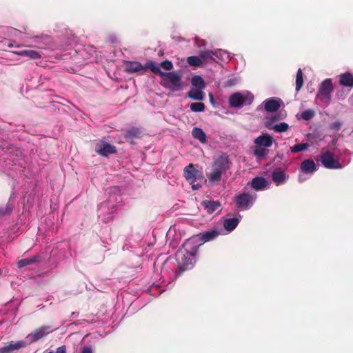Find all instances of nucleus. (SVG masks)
<instances>
[{
    "label": "nucleus",
    "mask_w": 353,
    "mask_h": 353,
    "mask_svg": "<svg viewBox=\"0 0 353 353\" xmlns=\"http://www.w3.org/2000/svg\"><path fill=\"white\" fill-rule=\"evenodd\" d=\"M188 245V243H185L183 248L178 250L176 254L179 273H183L184 271L192 268L195 262L194 257L197 248H191V250H188L186 248Z\"/></svg>",
    "instance_id": "nucleus-1"
},
{
    "label": "nucleus",
    "mask_w": 353,
    "mask_h": 353,
    "mask_svg": "<svg viewBox=\"0 0 353 353\" xmlns=\"http://www.w3.org/2000/svg\"><path fill=\"white\" fill-rule=\"evenodd\" d=\"M229 159L226 156L221 155L216 159L212 163V171L207 174L210 183L218 185L221 180L222 174L229 169Z\"/></svg>",
    "instance_id": "nucleus-2"
},
{
    "label": "nucleus",
    "mask_w": 353,
    "mask_h": 353,
    "mask_svg": "<svg viewBox=\"0 0 353 353\" xmlns=\"http://www.w3.org/2000/svg\"><path fill=\"white\" fill-rule=\"evenodd\" d=\"M198 167V165L189 163L183 169V177L192 185L193 190H199L202 187V184L197 181H202L204 178L203 172L197 169Z\"/></svg>",
    "instance_id": "nucleus-3"
},
{
    "label": "nucleus",
    "mask_w": 353,
    "mask_h": 353,
    "mask_svg": "<svg viewBox=\"0 0 353 353\" xmlns=\"http://www.w3.org/2000/svg\"><path fill=\"white\" fill-rule=\"evenodd\" d=\"M161 84L165 88L172 91H178L181 89V76L176 72H168L162 74Z\"/></svg>",
    "instance_id": "nucleus-4"
},
{
    "label": "nucleus",
    "mask_w": 353,
    "mask_h": 353,
    "mask_svg": "<svg viewBox=\"0 0 353 353\" xmlns=\"http://www.w3.org/2000/svg\"><path fill=\"white\" fill-rule=\"evenodd\" d=\"M334 90V85L331 79H326L319 85L316 98L323 103L328 104L331 101L332 93Z\"/></svg>",
    "instance_id": "nucleus-5"
},
{
    "label": "nucleus",
    "mask_w": 353,
    "mask_h": 353,
    "mask_svg": "<svg viewBox=\"0 0 353 353\" xmlns=\"http://www.w3.org/2000/svg\"><path fill=\"white\" fill-rule=\"evenodd\" d=\"M253 99V95L250 93L234 92L229 97L228 103L231 107L241 108L243 105H250Z\"/></svg>",
    "instance_id": "nucleus-6"
},
{
    "label": "nucleus",
    "mask_w": 353,
    "mask_h": 353,
    "mask_svg": "<svg viewBox=\"0 0 353 353\" xmlns=\"http://www.w3.org/2000/svg\"><path fill=\"white\" fill-rule=\"evenodd\" d=\"M256 196H252L248 193H241L236 194L234 201L238 208L248 209L254 201Z\"/></svg>",
    "instance_id": "nucleus-7"
},
{
    "label": "nucleus",
    "mask_w": 353,
    "mask_h": 353,
    "mask_svg": "<svg viewBox=\"0 0 353 353\" xmlns=\"http://www.w3.org/2000/svg\"><path fill=\"white\" fill-rule=\"evenodd\" d=\"M321 161L322 164L326 168L340 169L342 168V165L339 161L335 159L333 154L328 151L322 153L321 155Z\"/></svg>",
    "instance_id": "nucleus-8"
},
{
    "label": "nucleus",
    "mask_w": 353,
    "mask_h": 353,
    "mask_svg": "<svg viewBox=\"0 0 353 353\" xmlns=\"http://www.w3.org/2000/svg\"><path fill=\"white\" fill-rule=\"evenodd\" d=\"M28 345V343H26L25 340L11 341L8 345L0 347V353H14Z\"/></svg>",
    "instance_id": "nucleus-9"
},
{
    "label": "nucleus",
    "mask_w": 353,
    "mask_h": 353,
    "mask_svg": "<svg viewBox=\"0 0 353 353\" xmlns=\"http://www.w3.org/2000/svg\"><path fill=\"white\" fill-rule=\"evenodd\" d=\"M221 234V229H219L216 227H213L209 230L200 232L197 234L199 240L202 243H206L215 239Z\"/></svg>",
    "instance_id": "nucleus-10"
},
{
    "label": "nucleus",
    "mask_w": 353,
    "mask_h": 353,
    "mask_svg": "<svg viewBox=\"0 0 353 353\" xmlns=\"http://www.w3.org/2000/svg\"><path fill=\"white\" fill-rule=\"evenodd\" d=\"M95 151L99 155L103 157H108L110 154H116L117 152V150L115 146L106 142L97 143Z\"/></svg>",
    "instance_id": "nucleus-11"
},
{
    "label": "nucleus",
    "mask_w": 353,
    "mask_h": 353,
    "mask_svg": "<svg viewBox=\"0 0 353 353\" xmlns=\"http://www.w3.org/2000/svg\"><path fill=\"white\" fill-rule=\"evenodd\" d=\"M142 132L139 128L132 127L127 130L124 138L128 143L130 144L135 143V139L141 137Z\"/></svg>",
    "instance_id": "nucleus-12"
},
{
    "label": "nucleus",
    "mask_w": 353,
    "mask_h": 353,
    "mask_svg": "<svg viewBox=\"0 0 353 353\" xmlns=\"http://www.w3.org/2000/svg\"><path fill=\"white\" fill-rule=\"evenodd\" d=\"M289 179V175L281 168L275 169L272 173V179L276 185L285 183Z\"/></svg>",
    "instance_id": "nucleus-13"
},
{
    "label": "nucleus",
    "mask_w": 353,
    "mask_h": 353,
    "mask_svg": "<svg viewBox=\"0 0 353 353\" xmlns=\"http://www.w3.org/2000/svg\"><path fill=\"white\" fill-rule=\"evenodd\" d=\"M125 70L129 73L139 72L141 74L145 71V66L139 61H126L125 63Z\"/></svg>",
    "instance_id": "nucleus-14"
},
{
    "label": "nucleus",
    "mask_w": 353,
    "mask_h": 353,
    "mask_svg": "<svg viewBox=\"0 0 353 353\" xmlns=\"http://www.w3.org/2000/svg\"><path fill=\"white\" fill-rule=\"evenodd\" d=\"M44 336V327L41 326L35 330H34L32 332H31L30 334H28L26 337L27 341L26 343H28V345L34 343L39 339H42Z\"/></svg>",
    "instance_id": "nucleus-15"
},
{
    "label": "nucleus",
    "mask_w": 353,
    "mask_h": 353,
    "mask_svg": "<svg viewBox=\"0 0 353 353\" xmlns=\"http://www.w3.org/2000/svg\"><path fill=\"white\" fill-rule=\"evenodd\" d=\"M43 257L41 255H34L30 258L23 259L17 262L19 268H22L25 266L39 263L42 261Z\"/></svg>",
    "instance_id": "nucleus-16"
},
{
    "label": "nucleus",
    "mask_w": 353,
    "mask_h": 353,
    "mask_svg": "<svg viewBox=\"0 0 353 353\" xmlns=\"http://www.w3.org/2000/svg\"><path fill=\"white\" fill-rule=\"evenodd\" d=\"M339 83L341 85L353 88V74L349 72L341 74L338 76Z\"/></svg>",
    "instance_id": "nucleus-17"
},
{
    "label": "nucleus",
    "mask_w": 353,
    "mask_h": 353,
    "mask_svg": "<svg viewBox=\"0 0 353 353\" xmlns=\"http://www.w3.org/2000/svg\"><path fill=\"white\" fill-rule=\"evenodd\" d=\"M199 55L203 65L216 62L214 50H201Z\"/></svg>",
    "instance_id": "nucleus-18"
},
{
    "label": "nucleus",
    "mask_w": 353,
    "mask_h": 353,
    "mask_svg": "<svg viewBox=\"0 0 353 353\" xmlns=\"http://www.w3.org/2000/svg\"><path fill=\"white\" fill-rule=\"evenodd\" d=\"M201 205L208 214H212L220 208L221 203L219 201L205 200L201 202Z\"/></svg>",
    "instance_id": "nucleus-19"
},
{
    "label": "nucleus",
    "mask_w": 353,
    "mask_h": 353,
    "mask_svg": "<svg viewBox=\"0 0 353 353\" xmlns=\"http://www.w3.org/2000/svg\"><path fill=\"white\" fill-rule=\"evenodd\" d=\"M272 137L268 134H263L256 137L254 140V143L259 146H263L265 148H269L272 145Z\"/></svg>",
    "instance_id": "nucleus-20"
},
{
    "label": "nucleus",
    "mask_w": 353,
    "mask_h": 353,
    "mask_svg": "<svg viewBox=\"0 0 353 353\" xmlns=\"http://www.w3.org/2000/svg\"><path fill=\"white\" fill-rule=\"evenodd\" d=\"M301 170L304 173H312L316 170V166L313 160L307 159L301 163Z\"/></svg>",
    "instance_id": "nucleus-21"
},
{
    "label": "nucleus",
    "mask_w": 353,
    "mask_h": 353,
    "mask_svg": "<svg viewBox=\"0 0 353 353\" xmlns=\"http://www.w3.org/2000/svg\"><path fill=\"white\" fill-rule=\"evenodd\" d=\"M268 185L266 179L263 177H256L252 180L251 187L255 190H261Z\"/></svg>",
    "instance_id": "nucleus-22"
},
{
    "label": "nucleus",
    "mask_w": 353,
    "mask_h": 353,
    "mask_svg": "<svg viewBox=\"0 0 353 353\" xmlns=\"http://www.w3.org/2000/svg\"><path fill=\"white\" fill-rule=\"evenodd\" d=\"M264 108L267 112H275L279 109L280 103L276 99H270L265 101Z\"/></svg>",
    "instance_id": "nucleus-23"
},
{
    "label": "nucleus",
    "mask_w": 353,
    "mask_h": 353,
    "mask_svg": "<svg viewBox=\"0 0 353 353\" xmlns=\"http://www.w3.org/2000/svg\"><path fill=\"white\" fill-rule=\"evenodd\" d=\"M192 137L202 143L207 142V137L205 132L200 128L195 127L192 130Z\"/></svg>",
    "instance_id": "nucleus-24"
},
{
    "label": "nucleus",
    "mask_w": 353,
    "mask_h": 353,
    "mask_svg": "<svg viewBox=\"0 0 353 353\" xmlns=\"http://www.w3.org/2000/svg\"><path fill=\"white\" fill-rule=\"evenodd\" d=\"M189 98L195 101H202L204 99L205 94L201 89L192 88L187 93Z\"/></svg>",
    "instance_id": "nucleus-25"
},
{
    "label": "nucleus",
    "mask_w": 353,
    "mask_h": 353,
    "mask_svg": "<svg viewBox=\"0 0 353 353\" xmlns=\"http://www.w3.org/2000/svg\"><path fill=\"white\" fill-rule=\"evenodd\" d=\"M239 219L236 217L226 219L224 220L223 227L227 231L231 232L236 228V226L239 224Z\"/></svg>",
    "instance_id": "nucleus-26"
},
{
    "label": "nucleus",
    "mask_w": 353,
    "mask_h": 353,
    "mask_svg": "<svg viewBox=\"0 0 353 353\" xmlns=\"http://www.w3.org/2000/svg\"><path fill=\"white\" fill-rule=\"evenodd\" d=\"M215 59L217 58L224 62H228L231 59L230 54L226 50L222 49L214 50Z\"/></svg>",
    "instance_id": "nucleus-27"
},
{
    "label": "nucleus",
    "mask_w": 353,
    "mask_h": 353,
    "mask_svg": "<svg viewBox=\"0 0 353 353\" xmlns=\"http://www.w3.org/2000/svg\"><path fill=\"white\" fill-rule=\"evenodd\" d=\"M192 85L196 88L197 89L203 90L205 87V83L202 78V77L199 75H195L192 77L191 80Z\"/></svg>",
    "instance_id": "nucleus-28"
},
{
    "label": "nucleus",
    "mask_w": 353,
    "mask_h": 353,
    "mask_svg": "<svg viewBox=\"0 0 353 353\" xmlns=\"http://www.w3.org/2000/svg\"><path fill=\"white\" fill-rule=\"evenodd\" d=\"M145 70L147 69H150L153 73L156 74H159L161 77H162V74H164V72H162L160 69V67L157 65L153 61H149L145 65Z\"/></svg>",
    "instance_id": "nucleus-29"
},
{
    "label": "nucleus",
    "mask_w": 353,
    "mask_h": 353,
    "mask_svg": "<svg viewBox=\"0 0 353 353\" xmlns=\"http://www.w3.org/2000/svg\"><path fill=\"white\" fill-rule=\"evenodd\" d=\"M187 62L190 65L197 67V68L203 65L202 59H201L200 55L199 57H197V56L188 57L187 59Z\"/></svg>",
    "instance_id": "nucleus-30"
},
{
    "label": "nucleus",
    "mask_w": 353,
    "mask_h": 353,
    "mask_svg": "<svg viewBox=\"0 0 353 353\" xmlns=\"http://www.w3.org/2000/svg\"><path fill=\"white\" fill-rule=\"evenodd\" d=\"M268 128L270 130H273L274 131H275L276 132L281 133V132H285L288 131V130L289 129V125L288 123L282 122V123L276 124V125H273L272 127L268 126Z\"/></svg>",
    "instance_id": "nucleus-31"
},
{
    "label": "nucleus",
    "mask_w": 353,
    "mask_h": 353,
    "mask_svg": "<svg viewBox=\"0 0 353 353\" xmlns=\"http://www.w3.org/2000/svg\"><path fill=\"white\" fill-rule=\"evenodd\" d=\"M19 54L22 56H28L32 59H37L40 57L39 53L33 50H26L21 51Z\"/></svg>",
    "instance_id": "nucleus-32"
},
{
    "label": "nucleus",
    "mask_w": 353,
    "mask_h": 353,
    "mask_svg": "<svg viewBox=\"0 0 353 353\" xmlns=\"http://www.w3.org/2000/svg\"><path fill=\"white\" fill-rule=\"evenodd\" d=\"M303 74L301 69H299L296 77V90L299 91L303 85Z\"/></svg>",
    "instance_id": "nucleus-33"
},
{
    "label": "nucleus",
    "mask_w": 353,
    "mask_h": 353,
    "mask_svg": "<svg viewBox=\"0 0 353 353\" xmlns=\"http://www.w3.org/2000/svg\"><path fill=\"white\" fill-rule=\"evenodd\" d=\"M309 148V144L307 143H301L294 145L290 148V151L292 153H296L299 152L304 151Z\"/></svg>",
    "instance_id": "nucleus-34"
},
{
    "label": "nucleus",
    "mask_w": 353,
    "mask_h": 353,
    "mask_svg": "<svg viewBox=\"0 0 353 353\" xmlns=\"http://www.w3.org/2000/svg\"><path fill=\"white\" fill-rule=\"evenodd\" d=\"M205 104L201 102L192 103L190 105V110L192 112H203L205 110Z\"/></svg>",
    "instance_id": "nucleus-35"
},
{
    "label": "nucleus",
    "mask_w": 353,
    "mask_h": 353,
    "mask_svg": "<svg viewBox=\"0 0 353 353\" xmlns=\"http://www.w3.org/2000/svg\"><path fill=\"white\" fill-rule=\"evenodd\" d=\"M268 152L267 149L259 147L254 150V154L259 159H263L267 155Z\"/></svg>",
    "instance_id": "nucleus-36"
},
{
    "label": "nucleus",
    "mask_w": 353,
    "mask_h": 353,
    "mask_svg": "<svg viewBox=\"0 0 353 353\" xmlns=\"http://www.w3.org/2000/svg\"><path fill=\"white\" fill-rule=\"evenodd\" d=\"M314 116V112L312 110H306L302 112L301 117L303 119L309 121L312 119Z\"/></svg>",
    "instance_id": "nucleus-37"
},
{
    "label": "nucleus",
    "mask_w": 353,
    "mask_h": 353,
    "mask_svg": "<svg viewBox=\"0 0 353 353\" xmlns=\"http://www.w3.org/2000/svg\"><path fill=\"white\" fill-rule=\"evenodd\" d=\"M12 210V205L8 203L4 208H0V216H4L10 214Z\"/></svg>",
    "instance_id": "nucleus-38"
},
{
    "label": "nucleus",
    "mask_w": 353,
    "mask_h": 353,
    "mask_svg": "<svg viewBox=\"0 0 353 353\" xmlns=\"http://www.w3.org/2000/svg\"><path fill=\"white\" fill-rule=\"evenodd\" d=\"M160 66L165 70H170L173 68V64L170 61L165 60L161 63Z\"/></svg>",
    "instance_id": "nucleus-39"
},
{
    "label": "nucleus",
    "mask_w": 353,
    "mask_h": 353,
    "mask_svg": "<svg viewBox=\"0 0 353 353\" xmlns=\"http://www.w3.org/2000/svg\"><path fill=\"white\" fill-rule=\"evenodd\" d=\"M342 123L339 121H335L330 125V129L334 131H339L341 128Z\"/></svg>",
    "instance_id": "nucleus-40"
},
{
    "label": "nucleus",
    "mask_w": 353,
    "mask_h": 353,
    "mask_svg": "<svg viewBox=\"0 0 353 353\" xmlns=\"http://www.w3.org/2000/svg\"><path fill=\"white\" fill-rule=\"evenodd\" d=\"M336 96L338 99L343 100L345 98L346 94L344 93L343 90H339L336 93Z\"/></svg>",
    "instance_id": "nucleus-41"
},
{
    "label": "nucleus",
    "mask_w": 353,
    "mask_h": 353,
    "mask_svg": "<svg viewBox=\"0 0 353 353\" xmlns=\"http://www.w3.org/2000/svg\"><path fill=\"white\" fill-rule=\"evenodd\" d=\"M81 353H92V349L91 346H84Z\"/></svg>",
    "instance_id": "nucleus-42"
},
{
    "label": "nucleus",
    "mask_w": 353,
    "mask_h": 353,
    "mask_svg": "<svg viewBox=\"0 0 353 353\" xmlns=\"http://www.w3.org/2000/svg\"><path fill=\"white\" fill-rule=\"evenodd\" d=\"M56 353H66L65 345H61L57 349Z\"/></svg>",
    "instance_id": "nucleus-43"
},
{
    "label": "nucleus",
    "mask_w": 353,
    "mask_h": 353,
    "mask_svg": "<svg viewBox=\"0 0 353 353\" xmlns=\"http://www.w3.org/2000/svg\"><path fill=\"white\" fill-rule=\"evenodd\" d=\"M209 97H210V101L212 102L213 100H214V97H213L212 94L210 93Z\"/></svg>",
    "instance_id": "nucleus-44"
},
{
    "label": "nucleus",
    "mask_w": 353,
    "mask_h": 353,
    "mask_svg": "<svg viewBox=\"0 0 353 353\" xmlns=\"http://www.w3.org/2000/svg\"><path fill=\"white\" fill-rule=\"evenodd\" d=\"M209 97H210V101L212 102L213 100H214V97H213L212 94L210 93Z\"/></svg>",
    "instance_id": "nucleus-45"
},
{
    "label": "nucleus",
    "mask_w": 353,
    "mask_h": 353,
    "mask_svg": "<svg viewBox=\"0 0 353 353\" xmlns=\"http://www.w3.org/2000/svg\"><path fill=\"white\" fill-rule=\"evenodd\" d=\"M227 84H228V85H229V86L232 85V83L231 80L228 81Z\"/></svg>",
    "instance_id": "nucleus-46"
}]
</instances>
